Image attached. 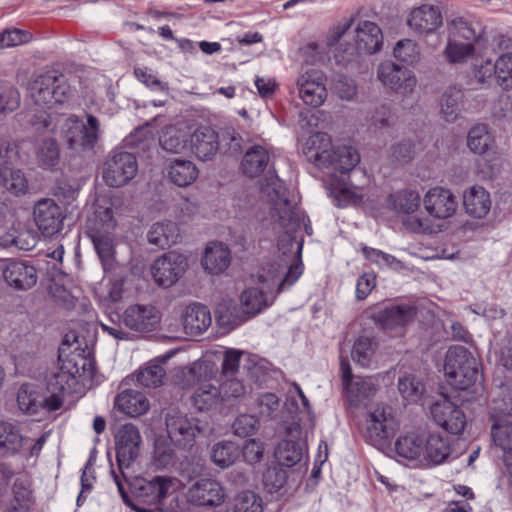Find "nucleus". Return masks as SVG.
I'll return each instance as SVG.
<instances>
[{
    "instance_id": "nucleus-1",
    "label": "nucleus",
    "mask_w": 512,
    "mask_h": 512,
    "mask_svg": "<svg viewBox=\"0 0 512 512\" xmlns=\"http://www.w3.org/2000/svg\"><path fill=\"white\" fill-rule=\"evenodd\" d=\"M398 462L412 468H431L444 463L451 454L449 438L438 433L411 432L394 443Z\"/></svg>"
},
{
    "instance_id": "nucleus-2",
    "label": "nucleus",
    "mask_w": 512,
    "mask_h": 512,
    "mask_svg": "<svg viewBox=\"0 0 512 512\" xmlns=\"http://www.w3.org/2000/svg\"><path fill=\"white\" fill-rule=\"evenodd\" d=\"M303 154L308 162L330 176L351 171L360 161L355 148L345 145L334 147L330 136L324 132L308 137L303 146Z\"/></svg>"
},
{
    "instance_id": "nucleus-3",
    "label": "nucleus",
    "mask_w": 512,
    "mask_h": 512,
    "mask_svg": "<svg viewBox=\"0 0 512 512\" xmlns=\"http://www.w3.org/2000/svg\"><path fill=\"white\" fill-rule=\"evenodd\" d=\"M161 320L160 312L151 304H133L122 314L111 315L106 322H100L104 332L117 340H129L128 330L149 333L154 331Z\"/></svg>"
},
{
    "instance_id": "nucleus-4",
    "label": "nucleus",
    "mask_w": 512,
    "mask_h": 512,
    "mask_svg": "<svg viewBox=\"0 0 512 512\" xmlns=\"http://www.w3.org/2000/svg\"><path fill=\"white\" fill-rule=\"evenodd\" d=\"M265 181L266 183L262 184V189L273 201L271 209L273 229L279 234H285V238L278 243L280 246L286 239L289 242L293 240L292 233L300 227L301 216L296 208L285 198L283 183L277 175L269 170L265 175Z\"/></svg>"
},
{
    "instance_id": "nucleus-5",
    "label": "nucleus",
    "mask_w": 512,
    "mask_h": 512,
    "mask_svg": "<svg viewBox=\"0 0 512 512\" xmlns=\"http://www.w3.org/2000/svg\"><path fill=\"white\" fill-rule=\"evenodd\" d=\"M114 442L116 461L121 476L114 470H112V475L122 499L127 504H130L121 477H123L125 481H128L127 470L138 460L143 446V439L139 428L135 424L125 423L116 430Z\"/></svg>"
},
{
    "instance_id": "nucleus-6",
    "label": "nucleus",
    "mask_w": 512,
    "mask_h": 512,
    "mask_svg": "<svg viewBox=\"0 0 512 512\" xmlns=\"http://www.w3.org/2000/svg\"><path fill=\"white\" fill-rule=\"evenodd\" d=\"M444 372L448 383L457 390H468L480 379L479 363L460 345L452 346L445 356Z\"/></svg>"
},
{
    "instance_id": "nucleus-7",
    "label": "nucleus",
    "mask_w": 512,
    "mask_h": 512,
    "mask_svg": "<svg viewBox=\"0 0 512 512\" xmlns=\"http://www.w3.org/2000/svg\"><path fill=\"white\" fill-rule=\"evenodd\" d=\"M354 44H340L334 58L338 64L348 65L361 53L374 54L383 44V34L379 26L368 20L359 21L354 29Z\"/></svg>"
},
{
    "instance_id": "nucleus-8",
    "label": "nucleus",
    "mask_w": 512,
    "mask_h": 512,
    "mask_svg": "<svg viewBox=\"0 0 512 512\" xmlns=\"http://www.w3.org/2000/svg\"><path fill=\"white\" fill-rule=\"evenodd\" d=\"M29 97L40 108H51L64 103L71 96V87L66 77L57 70L38 75L28 87Z\"/></svg>"
},
{
    "instance_id": "nucleus-9",
    "label": "nucleus",
    "mask_w": 512,
    "mask_h": 512,
    "mask_svg": "<svg viewBox=\"0 0 512 512\" xmlns=\"http://www.w3.org/2000/svg\"><path fill=\"white\" fill-rule=\"evenodd\" d=\"M60 132L69 149L75 151L93 150L100 137V122L91 115H87L84 123L77 116L70 115L58 120Z\"/></svg>"
},
{
    "instance_id": "nucleus-10",
    "label": "nucleus",
    "mask_w": 512,
    "mask_h": 512,
    "mask_svg": "<svg viewBox=\"0 0 512 512\" xmlns=\"http://www.w3.org/2000/svg\"><path fill=\"white\" fill-rule=\"evenodd\" d=\"M398 428V421L393 408L379 403L368 409L361 431L365 440L373 446L383 445Z\"/></svg>"
},
{
    "instance_id": "nucleus-11",
    "label": "nucleus",
    "mask_w": 512,
    "mask_h": 512,
    "mask_svg": "<svg viewBox=\"0 0 512 512\" xmlns=\"http://www.w3.org/2000/svg\"><path fill=\"white\" fill-rule=\"evenodd\" d=\"M129 486L137 502L157 509L177 489L178 481L166 475H157L152 478L138 476L129 483Z\"/></svg>"
},
{
    "instance_id": "nucleus-12",
    "label": "nucleus",
    "mask_w": 512,
    "mask_h": 512,
    "mask_svg": "<svg viewBox=\"0 0 512 512\" xmlns=\"http://www.w3.org/2000/svg\"><path fill=\"white\" fill-rule=\"evenodd\" d=\"M303 273V264L298 261L286 266L279 262H268L257 273V283L268 293L275 297L276 294L294 285Z\"/></svg>"
},
{
    "instance_id": "nucleus-13",
    "label": "nucleus",
    "mask_w": 512,
    "mask_h": 512,
    "mask_svg": "<svg viewBox=\"0 0 512 512\" xmlns=\"http://www.w3.org/2000/svg\"><path fill=\"white\" fill-rule=\"evenodd\" d=\"M138 163L134 154L126 151H112L102 167L103 181L110 187H121L137 174Z\"/></svg>"
},
{
    "instance_id": "nucleus-14",
    "label": "nucleus",
    "mask_w": 512,
    "mask_h": 512,
    "mask_svg": "<svg viewBox=\"0 0 512 512\" xmlns=\"http://www.w3.org/2000/svg\"><path fill=\"white\" fill-rule=\"evenodd\" d=\"M168 436L178 446L192 445L196 437L205 432L207 423L193 416L173 411L166 416Z\"/></svg>"
},
{
    "instance_id": "nucleus-15",
    "label": "nucleus",
    "mask_w": 512,
    "mask_h": 512,
    "mask_svg": "<svg viewBox=\"0 0 512 512\" xmlns=\"http://www.w3.org/2000/svg\"><path fill=\"white\" fill-rule=\"evenodd\" d=\"M17 406L26 415H36L41 411L53 412L61 408L57 395L46 396L35 383H23L17 391Z\"/></svg>"
},
{
    "instance_id": "nucleus-16",
    "label": "nucleus",
    "mask_w": 512,
    "mask_h": 512,
    "mask_svg": "<svg viewBox=\"0 0 512 512\" xmlns=\"http://www.w3.org/2000/svg\"><path fill=\"white\" fill-rule=\"evenodd\" d=\"M377 78L384 86L404 97L411 95L417 84V79L411 70L391 60H385L379 64Z\"/></svg>"
},
{
    "instance_id": "nucleus-17",
    "label": "nucleus",
    "mask_w": 512,
    "mask_h": 512,
    "mask_svg": "<svg viewBox=\"0 0 512 512\" xmlns=\"http://www.w3.org/2000/svg\"><path fill=\"white\" fill-rule=\"evenodd\" d=\"M326 75L319 69H308L296 81L298 96L307 106L320 107L327 99Z\"/></svg>"
},
{
    "instance_id": "nucleus-18",
    "label": "nucleus",
    "mask_w": 512,
    "mask_h": 512,
    "mask_svg": "<svg viewBox=\"0 0 512 512\" xmlns=\"http://www.w3.org/2000/svg\"><path fill=\"white\" fill-rule=\"evenodd\" d=\"M187 258L177 252H168L157 258L151 265L154 281L162 287H170L184 274Z\"/></svg>"
},
{
    "instance_id": "nucleus-19",
    "label": "nucleus",
    "mask_w": 512,
    "mask_h": 512,
    "mask_svg": "<svg viewBox=\"0 0 512 512\" xmlns=\"http://www.w3.org/2000/svg\"><path fill=\"white\" fill-rule=\"evenodd\" d=\"M33 218L43 235L53 236L62 230L66 214L64 209L55 200L42 198L34 205Z\"/></svg>"
},
{
    "instance_id": "nucleus-20",
    "label": "nucleus",
    "mask_w": 512,
    "mask_h": 512,
    "mask_svg": "<svg viewBox=\"0 0 512 512\" xmlns=\"http://www.w3.org/2000/svg\"><path fill=\"white\" fill-rule=\"evenodd\" d=\"M0 269L7 285L15 290H28L37 283V270L29 261L6 260Z\"/></svg>"
},
{
    "instance_id": "nucleus-21",
    "label": "nucleus",
    "mask_w": 512,
    "mask_h": 512,
    "mask_svg": "<svg viewBox=\"0 0 512 512\" xmlns=\"http://www.w3.org/2000/svg\"><path fill=\"white\" fill-rule=\"evenodd\" d=\"M433 420L451 434H460L466 426V416L463 410L448 398H442L430 408Z\"/></svg>"
},
{
    "instance_id": "nucleus-22",
    "label": "nucleus",
    "mask_w": 512,
    "mask_h": 512,
    "mask_svg": "<svg viewBox=\"0 0 512 512\" xmlns=\"http://www.w3.org/2000/svg\"><path fill=\"white\" fill-rule=\"evenodd\" d=\"M225 496V490L221 484L209 478L197 480L187 493L189 502L198 506H219L224 502Z\"/></svg>"
},
{
    "instance_id": "nucleus-23",
    "label": "nucleus",
    "mask_w": 512,
    "mask_h": 512,
    "mask_svg": "<svg viewBox=\"0 0 512 512\" xmlns=\"http://www.w3.org/2000/svg\"><path fill=\"white\" fill-rule=\"evenodd\" d=\"M443 18L438 6L422 4L408 14L407 25L419 34H431L442 26Z\"/></svg>"
},
{
    "instance_id": "nucleus-24",
    "label": "nucleus",
    "mask_w": 512,
    "mask_h": 512,
    "mask_svg": "<svg viewBox=\"0 0 512 512\" xmlns=\"http://www.w3.org/2000/svg\"><path fill=\"white\" fill-rule=\"evenodd\" d=\"M423 204L433 217L445 219L454 215L458 207L455 195L446 188L433 187L425 194Z\"/></svg>"
},
{
    "instance_id": "nucleus-25",
    "label": "nucleus",
    "mask_w": 512,
    "mask_h": 512,
    "mask_svg": "<svg viewBox=\"0 0 512 512\" xmlns=\"http://www.w3.org/2000/svg\"><path fill=\"white\" fill-rule=\"evenodd\" d=\"M301 428L291 423L286 428V438L275 449V458L282 466L292 467L302 459L304 447L299 441Z\"/></svg>"
},
{
    "instance_id": "nucleus-26",
    "label": "nucleus",
    "mask_w": 512,
    "mask_h": 512,
    "mask_svg": "<svg viewBox=\"0 0 512 512\" xmlns=\"http://www.w3.org/2000/svg\"><path fill=\"white\" fill-rule=\"evenodd\" d=\"M416 312V308L410 304L390 305L379 310L374 319L384 330H401L413 321Z\"/></svg>"
},
{
    "instance_id": "nucleus-27",
    "label": "nucleus",
    "mask_w": 512,
    "mask_h": 512,
    "mask_svg": "<svg viewBox=\"0 0 512 512\" xmlns=\"http://www.w3.org/2000/svg\"><path fill=\"white\" fill-rule=\"evenodd\" d=\"M376 394V387L370 377L357 376L344 386V395L353 408H368L372 397Z\"/></svg>"
},
{
    "instance_id": "nucleus-28",
    "label": "nucleus",
    "mask_w": 512,
    "mask_h": 512,
    "mask_svg": "<svg viewBox=\"0 0 512 512\" xmlns=\"http://www.w3.org/2000/svg\"><path fill=\"white\" fill-rule=\"evenodd\" d=\"M88 236L101 260L104 272L118 274L117 270L121 267L115 259L114 232L99 234V231L94 230V234H88Z\"/></svg>"
},
{
    "instance_id": "nucleus-29",
    "label": "nucleus",
    "mask_w": 512,
    "mask_h": 512,
    "mask_svg": "<svg viewBox=\"0 0 512 512\" xmlns=\"http://www.w3.org/2000/svg\"><path fill=\"white\" fill-rule=\"evenodd\" d=\"M184 331L189 336H199L211 326L209 309L199 303H193L184 309L181 315Z\"/></svg>"
},
{
    "instance_id": "nucleus-30",
    "label": "nucleus",
    "mask_w": 512,
    "mask_h": 512,
    "mask_svg": "<svg viewBox=\"0 0 512 512\" xmlns=\"http://www.w3.org/2000/svg\"><path fill=\"white\" fill-rule=\"evenodd\" d=\"M271 152L267 146L252 145L247 149L241 161L242 172L251 178L260 176L270 167Z\"/></svg>"
},
{
    "instance_id": "nucleus-31",
    "label": "nucleus",
    "mask_w": 512,
    "mask_h": 512,
    "mask_svg": "<svg viewBox=\"0 0 512 512\" xmlns=\"http://www.w3.org/2000/svg\"><path fill=\"white\" fill-rule=\"evenodd\" d=\"M190 148L199 160H211L219 148L217 133L209 127L198 128L190 137Z\"/></svg>"
},
{
    "instance_id": "nucleus-32",
    "label": "nucleus",
    "mask_w": 512,
    "mask_h": 512,
    "mask_svg": "<svg viewBox=\"0 0 512 512\" xmlns=\"http://www.w3.org/2000/svg\"><path fill=\"white\" fill-rule=\"evenodd\" d=\"M463 205L468 215L473 218H484L491 209L490 193L481 186H473L463 195Z\"/></svg>"
},
{
    "instance_id": "nucleus-33",
    "label": "nucleus",
    "mask_w": 512,
    "mask_h": 512,
    "mask_svg": "<svg viewBox=\"0 0 512 512\" xmlns=\"http://www.w3.org/2000/svg\"><path fill=\"white\" fill-rule=\"evenodd\" d=\"M115 407L128 416L136 417L148 411L149 401L143 393L126 389L115 398Z\"/></svg>"
},
{
    "instance_id": "nucleus-34",
    "label": "nucleus",
    "mask_w": 512,
    "mask_h": 512,
    "mask_svg": "<svg viewBox=\"0 0 512 512\" xmlns=\"http://www.w3.org/2000/svg\"><path fill=\"white\" fill-rule=\"evenodd\" d=\"M230 261L229 248L223 243L213 242L206 247L202 265L210 274H219L228 268Z\"/></svg>"
},
{
    "instance_id": "nucleus-35",
    "label": "nucleus",
    "mask_w": 512,
    "mask_h": 512,
    "mask_svg": "<svg viewBox=\"0 0 512 512\" xmlns=\"http://www.w3.org/2000/svg\"><path fill=\"white\" fill-rule=\"evenodd\" d=\"M59 363L76 382L93 379V363L80 353H70L65 358L59 357Z\"/></svg>"
},
{
    "instance_id": "nucleus-36",
    "label": "nucleus",
    "mask_w": 512,
    "mask_h": 512,
    "mask_svg": "<svg viewBox=\"0 0 512 512\" xmlns=\"http://www.w3.org/2000/svg\"><path fill=\"white\" fill-rule=\"evenodd\" d=\"M178 236V226L175 222L170 220L153 223L147 232L148 242L162 249L176 243Z\"/></svg>"
},
{
    "instance_id": "nucleus-37",
    "label": "nucleus",
    "mask_w": 512,
    "mask_h": 512,
    "mask_svg": "<svg viewBox=\"0 0 512 512\" xmlns=\"http://www.w3.org/2000/svg\"><path fill=\"white\" fill-rule=\"evenodd\" d=\"M25 438L20 428L9 421H0V454L14 456L20 452Z\"/></svg>"
},
{
    "instance_id": "nucleus-38",
    "label": "nucleus",
    "mask_w": 512,
    "mask_h": 512,
    "mask_svg": "<svg viewBox=\"0 0 512 512\" xmlns=\"http://www.w3.org/2000/svg\"><path fill=\"white\" fill-rule=\"evenodd\" d=\"M275 297L261 288H248L241 294V305L244 313L256 315L263 309L270 306Z\"/></svg>"
},
{
    "instance_id": "nucleus-39",
    "label": "nucleus",
    "mask_w": 512,
    "mask_h": 512,
    "mask_svg": "<svg viewBox=\"0 0 512 512\" xmlns=\"http://www.w3.org/2000/svg\"><path fill=\"white\" fill-rule=\"evenodd\" d=\"M198 169L190 160L175 159L168 167V177L175 185L185 187L198 177Z\"/></svg>"
},
{
    "instance_id": "nucleus-40",
    "label": "nucleus",
    "mask_w": 512,
    "mask_h": 512,
    "mask_svg": "<svg viewBox=\"0 0 512 512\" xmlns=\"http://www.w3.org/2000/svg\"><path fill=\"white\" fill-rule=\"evenodd\" d=\"M494 145V136L489 131L487 125L477 124L469 130L467 135V147L474 154L483 155L490 151Z\"/></svg>"
},
{
    "instance_id": "nucleus-41",
    "label": "nucleus",
    "mask_w": 512,
    "mask_h": 512,
    "mask_svg": "<svg viewBox=\"0 0 512 512\" xmlns=\"http://www.w3.org/2000/svg\"><path fill=\"white\" fill-rule=\"evenodd\" d=\"M117 226L111 205H97L93 215L87 222V234H94V230L99 234L112 233Z\"/></svg>"
},
{
    "instance_id": "nucleus-42",
    "label": "nucleus",
    "mask_w": 512,
    "mask_h": 512,
    "mask_svg": "<svg viewBox=\"0 0 512 512\" xmlns=\"http://www.w3.org/2000/svg\"><path fill=\"white\" fill-rule=\"evenodd\" d=\"M240 456L239 446L232 441H220L211 449V460L220 468L233 465Z\"/></svg>"
},
{
    "instance_id": "nucleus-43",
    "label": "nucleus",
    "mask_w": 512,
    "mask_h": 512,
    "mask_svg": "<svg viewBox=\"0 0 512 512\" xmlns=\"http://www.w3.org/2000/svg\"><path fill=\"white\" fill-rule=\"evenodd\" d=\"M448 38L455 41L475 42L480 38V33L472 23L459 17L447 22Z\"/></svg>"
},
{
    "instance_id": "nucleus-44",
    "label": "nucleus",
    "mask_w": 512,
    "mask_h": 512,
    "mask_svg": "<svg viewBox=\"0 0 512 512\" xmlns=\"http://www.w3.org/2000/svg\"><path fill=\"white\" fill-rule=\"evenodd\" d=\"M475 53V44L447 39L443 50L445 59L450 64H462L467 62Z\"/></svg>"
},
{
    "instance_id": "nucleus-45",
    "label": "nucleus",
    "mask_w": 512,
    "mask_h": 512,
    "mask_svg": "<svg viewBox=\"0 0 512 512\" xmlns=\"http://www.w3.org/2000/svg\"><path fill=\"white\" fill-rule=\"evenodd\" d=\"M463 93L457 87H449L442 95L440 108L441 115L447 122H453L457 119L461 110V101Z\"/></svg>"
},
{
    "instance_id": "nucleus-46",
    "label": "nucleus",
    "mask_w": 512,
    "mask_h": 512,
    "mask_svg": "<svg viewBox=\"0 0 512 512\" xmlns=\"http://www.w3.org/2000/svg\"><path fill=\"white\" fill-rule=\"evenodd\" d=\"M0 186L17 197L28 192V180L21 169L11 170L9 174L0 169Z\"/></svg>"
},
{
    "instance_id": "nucleus-47",
    "label": "nucleus",
    "mask_w": 512,
    "mask_h": 512,
    "mask_svg": "<svg viewBox=\"0 0 512 512\" xmlns=\"http://www.w3.org/2000/svg\"><path fill=\"white\" fill-rule=\"evenodd\" d=\"M187 144L188 136L186 132L174 126L166 128L160 137L162 149L169 153L180 154L187 149Z\"/></svg>"
},
{
    "instance_id": "nucleus-48",
    "label": "nucleus",
    "mask_w": 512,
    "mask_h": 512,
    "mask_svg": "<svg viewBox=\"0 0 512 512\" xmlns=\"http://www.w3.org/2000/svg\"><path fill=\"white\" fill-rule=\"evenodd\" d=\"M389 204L397 212L411 214L420 205V194L414 190H402L390 195Z\"/></svg>"
},
{
    "instance_id": "nucleus-49",
    "label": "nucleus",
    "mask_w": 512,
    "mask_h": 512,
    "mask_svg": "<svg viewBox=\"0 0 512 512\" xmlns=\"http://www.w3.org/2000/svg\"><path fill=\"white\" fill-rule=\"evenodd\" d=\"M222 399L219 388L205 383L196 389L192 396L193 405L199 411L209 410Z\"/></svg>"
},
{
    "instance_id": "nucleus-50",
    "label": "nucleus",
    "mask_w": 512,
    "mask_h": 512,
    "mask_svg": "<svg viewBox=\"0 0 512 512\" xmlns=\"http://www.w3.org/2000/svg\"><path fill=\"white\" fill-rule=\"evenodd\" d=\"M78 382L73 379L64 369L59 366L58 370L52 375L47 383V389L50 395H57L61 399V406L64 402V394L77 384Z\"/></svg>"
},
{
    "instance_id": "nucleus-51",
    "label": "nucleus",
    "mask_w": 512,
    "mask_h": 512,
    "mask_svg": "<svg viewBox=\"0 0 512 512\" xmlns=\"http://www.w3.org/2000/svg\"><path fill=\"white\" fill-rule=\"evenodd\" d=\"M398 389L404 399L417 402L425 391L423 382L414 375H405L398 380Z\"/></svg>"
},
{
    "instance_id": "nucleus-52",
    "label": "nucleus",
    "mask_w": 512,
    "mask_h": 512,
    "mask_svg": "<svg viewBox=\"0 0 512 512\" xmlns=\"http://www.w3.org/2000/svg\"><path fill=\"white\" fill-rule=\"evenodd\" d=\"M376 347L377 343L372 338L365 336L359 337L353 345V360L363 367L368 366Z\"/></svg>"
},
{
    "instance_id": "nucleus-53",
    "label": "nucleus",
    "mask_w": 512,
    "mask_h": 512,
    "mask_svg": "<svg viewBox=\"0 0 512 512\" xmlns=\"http://www.w3.org/2000/svg\"><path fill=\"white\" fill-rule=\"evenodd\" d=\"M494 75L503 89L512 88V53L499 56L494 63Z\"/></svg>"
},
{
    "instance_id": "nucleus-54",
    "label": "nucleus",
    "mask_w": 512,
    "mask_h": 512,
    "mask_svg": "<svg viewBox=\"0 0 512 512\" xmlns=\"http://www.w3.org/2000/svg\"><path fill=\"white\" fill-rule=\"evenodd\" d=\"M234 512H263L262 498L252 491L241 492L234 499Z\"/></svg>"
},
{
    "instance_id": "nucleus-55",
    "label": "nucleus",
    "mask_w": 512,
    "mask_h": 512,
    "mask_svg": "<svg viewBox=\"0 0 512 512\" xmlns=\"http://www.w3.org/2000/svg\"><path fill=\"white\" fill-rule=\"evenodd\" d=\"M166 371L161 364L150 363L137 375V382L144 387H157L165 377Z\"/></svg>"
},
{
    "instance_id": "nucleus-56",
    "label": "nucleus",
    "mask_w": 512,
    "mask_h": 512,
    "mask_svg": "<svg viewBox=\"0 0 512 512\" xmlns=\"http://www.w3.org/2000/svg\"><path fill=\"white\" fill-rule=\"evenodd\" d=\"M59 148L55 140L45 139L36 151L39 164L44 168L55 166L59 160Z\"/></svg>"
},
{
    "instance_id": "nucleus-57",
    "label": "nucleus",
    "mask_w": 512,
    "mask_h": 512,
    "mask_svg": "<svg viewBox=\"0 0 512 512\" xmlns=\"http://www.w3.org/2000/svg\"><path fill=\"white\" fill-rule=\"evenodd\" d=\"M393 53L396 59L411 65L416 63L419 59L418 46L410 39L398 41L394 47Z\"/></svg>"
},
{
    "instance_id": "nucleus-58",
    "label": "nucleus",
    "mask_w": 512,
    "mask_h": 512,
    "mask_svg": "<svg viewBox=\"0 0 512 512\" xmlns=\"http://www.w3.org/2000/svg\"><path fill=\"white\" fill-rule=\"evenodd\" d=\"M257 412L263 419H274L279 412V399L273 393H265L256 401Z\"/></svg>"
},
{
    "instance_id": "nucleus-59",
    "label": "nucleus",
    "mask_w": 512,
    "mask_h": 512,
    "mask_svg": "<svg viewBox=\"0 0 512 512\" xmlns=\"http://www.w3.org/2000/svg\"><path fill=\"white\" fill-rule=\"evenodd\" d=\"M286 480V471L278 466L268 467L263 474L264 486L270 493L279 491L285 485Z\"/></svg>"
},
{
    "instance_id": "nucleus-60",
    "label": "nucleus",
    "mask_w": 512,
    "mask_h": 512,
    "mask_svg": "<svg viewBox=\"0 0 512 512\" xmlns=\"http://www.w3.org/2000/svg\"><path fill=\"white\" fill-rule=\"evenodd\" d=\"M136 78L145 86L153 91H168L169 87L166 82H162L157 78L154 72L147 67H137L134 69Z\"/></svg>"
},
{
    "instance_id": "nucleus-61",
    "label": "nucleus",
    "mask_w": 512,
    "mask_h": 512,
    "mask_svg": "<svg viewBox=\"0 0 512 512\" xmlns=\"http://www.w3.org/2000/svg\"><path fill=\"white\" fill-rule=\"evenodd\" d=\"M234 433L239 437H248L258 429V420L248 414L239 415L233 422Z\"/></svg>"
},
{
    "instance_id": "nucleus-62",
    "label": "nucleus",
    "mask_w": 512,
    "mask_h": 512,
    "mask_svg": "<svg viewBox=\"0 0 512 512\" xmlns=\"http://www.w3.org/2000/svg\"><path fill=\"white\" fill-rule=\"evenodd\" d=\"M0 245L4 247H15L19 250H30L35 246V238L26 233L7 234L0 238Z\"/></svg>"
},
{
    "instance_id": "nucleus-63",
    "label": "nucleus",
    "mask_w": 512,
    "mask_h": 512,
    "mask_svg": "<svg viewBox=\"0 0 512 512\" xmlns=\"http://www.w3.org/2000/svg\"><path fill=\"white\" fill-rule=\"evenodd\" d=\"M222 400L231 398H238L245 393V387L240 380L234 376L224 377V380L219 388Z\"/></svg>"
},
{
    "instance_id": "nucleus-64",
    "label": "nucleus",
    "mask_w": 512,
    "mask_h": 512,
    "mask_svg": "<svg viewBox=\"0 0 512 512\" xmlns=\"http://www.w3.org/2000/svg\"><path fill=\"white\" fill-rule=\"evenodd\" d=\"M354 19L352 17L345 18L334 24L328 31L326 43L328 46L338 44L350 30Z\"/></svg>"
}]
</instances>
